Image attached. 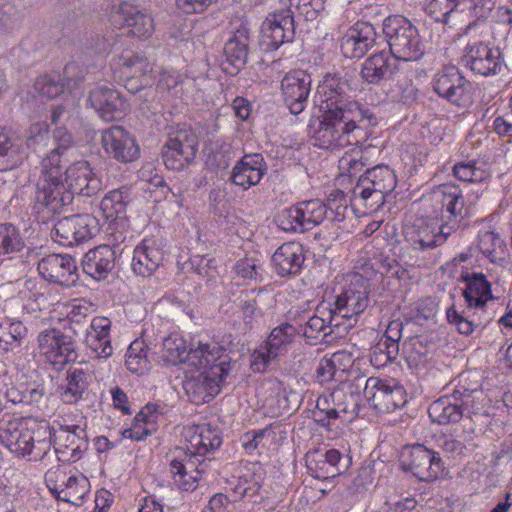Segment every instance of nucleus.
Masks as SVG:
<instances>
[{
    "label": "nucleus",
    "instance_id": "obj_24",
    "mask_svg": "<svg viewBox=\"0 0 512 512\" xmlns=\"http://www.w3.org/2000/svg\"><path fill=\"white\" fill-rule=\"evenodd\" d=\"M376 42V31L368 22H357L341 38L340 49L346 58H361Z\"/></svg>",
    "mask_w": 512,
    "mask_h": 512
},
{
    "label": "nucleus",
    "instance_id": "obj_55",
    "mask_svg": "<svg viewBox=\"0 0 512 512\" xmlns=\"http://www.w3.org/2000/svg\"><path fill=\"white\" fill-rule=\"evenodd\" d=\"M163 357L166 361L176 364L178 362H187V351L185 341L177 334H171L164 338L163 343Z\"/></svg>",
    "mask_w": 512,
    "mask_h": 512
},
{
    "label": "nucleus",
    "instance_id": "obj_42",
    "mask_svg": "<svg viewBox=\"0 0 512 512\" xmlns=\"http://www.w3.org/2000/svg\"><path fill=\"white\" fill-rule=\"evenodd\" d=\"M25 158L21 145L0 127V171L18 167Z\"/></svg>",
    "mask_w": 512,
    "mask_h": 512
},
{
    "label": "nucleus",
    "instance_id": "obj_29",
    "mask_svg": "<svg viewBox=\"0 0 512 512\" xmlns=\"http://www.w3.org/2000/svg\"><path fill=\"white\" fill-rule=\"evenodd\" d=\"M266 45L278 49L282 44L291 42L295 35L294 19L289 11L280 10L270 14L262 25Z\"/></svg>",
    "mask_w": 512,
    "mask_h": 512
},
{
    "label": "nucleus",
    "instance_id": "obj_48",
    "mask_svg": "<svg viewBox=\"0 0 512 512\" xmlns=\"http://www.w3.org/2000/svg\"><path fill=\"white\" fill-rule=\"evenodd\" d=\"M300 211L302 225L305 231L313 229L326 218L325 203L319 199H311L296 204Z\"/></svg>",
    "mask_w": 512,
    "mask_h": 512
},
{
    "label": "nucleus",
    "instance_id": "obj_23",
    "mask_svg": "<svg viewBox=\"0 0 512 512\" xmlns=\"http://www.w3.org/2000/svg\"><path fill=\"white\" fill-rule=\"evenodd\" d=\"M102 143L107 154L119 162H133L139 157L140 149L135 139L121 126L104 131Z\"/></svg>",
    "mask_w": 512,
    "mask_h": 512
},
{
    "label": "nucleus",
    "instance_id": "obj_34",
    "mask_svg": "<svg viewBox=\"0 0 512 512\" xmlns=\"http://www.w3.org/2000/svg\"><path fill=\"white\" fill-rule=\"evenodd\" d=\"M271 261L275 273L280 277L297 275L305 261L304 248L296 241L285 242L276 249Z\"/></svg>",
    "mask_w": 512,
    "mask_h": 512
},
{
    "label": "nucleus",
    "instance_id": "obj_25",
    "mask_svg": "<svg viewBox=\"0 0 512 512\" xmlns=\"http://www.w3.org/2000/svg\"><path fill=\"white\" fill-rule=\"evenodd\" d=\"M87 101L105 121L122 118L129 107L117 90L105 86H96Z\"/></svg>",
    "mask_w": 512,
    "mask_h": 512
},
{
    "label": "nucleus",
    "instance_id": "obj_37",
    "mask_svg": "<svg viewBox=\"0 0 512 512\" xmlns=\"http://www.w3.org/2000/svg\"><path fill=\"white\" fill-rule=\"evenodd\" d=\"M187 435L189 437V446L186 452L194 455L196 457L195 460L198 462H202L199 457L218 449L222 443L219 432L208 425L189 428Z\"/></svg>",
    "mask_w": 512,
    "mask_h": 512
},
{
    "label": "nucleus",
    "instance_id": "obj_47",
    "mask_svg": "<svg viewBox=\"0 0 512 512\" xmlns=\"http://www.w3.org/2000/svg\"><path fill=\"white\" fill-rule=\"evenodd\" d=\"M155 406H145L135 417L136 423L130 429L123 432V437L136 441H141L151 434L152 429L149 425L156 422L157 415L155 414Z\"/></svg>",
    "mask_w": 512,
    "mask_h": 512
},
{
    "label": "nucleus",
    "instance_id": "obj_9",
    "mask_svg": "<svg viewBox=\"0 0 512 512\" xmlns=\"http://www.w3.org/2000/svg\"><path fill=\"white\" fill-rule=\"evenodd\" d=\"M37 343L40 355L57 371L63 370L78 357L75 341L59 329L41 331L37 336Z\"/></svg>",
    "mask_w": 512,
    "mask_h": 512
},
{
    "label": "nucleus",
    "instance_id": "obj_17",
    "mask_svg": "<svg viewBox=\"0 0 512 512\" xmlns=\"http://www.w3.org/2000/svg\"><path fill=\"white\" fill-rule=\"evenodd\" d=\"M462 60L467 68L481 76L495 75L502 68L500 51L482 41L468 44Z\"/></svg>",
    "mask_w": 512,
    "mask_h": 512
},
{
    "label": "nucleus",
    "instance_id": "obj_26",
    "mask_svg": "<svg viewBox=\"0 0 512 512\" xmlns=\"http://www.w3.org/2000/svg\"><path fill=\"white\" fill-rule=\"evenodd\" d=\"M195 459L194 455L181 452L180 455L170 462V473L174 483L184 491L195 490L201 475L206 471L207 464L205 459L202 462H198Z\"/></svg>",
    "mask_w": 512,
    "mask_h": 512
},
{
    "label": "nucleus",
    "instance_id": "obj_51",
    "mask_svg": "<svg viewBox=\"0 0 512 512\" xmlns=\"http://www.w3.org/2000/svg\"><path fill=\"white\" fill-rule=\"evenodd\" d=\"M284 5H288L289 13L293 18L295 15L302 17L305 21H314L324 9V0H280Z\"/></svg>",
    "mask_w": 512,
    "mask_h": 512
},
{
    "label": "nucleus",
    "instance_id": "obj_18",
    "mask_svg": "<svg viewBox=\"0 0 512 512\" xmlns=\"http://www.w3.org/2000/svg\"><path fill=\"white\" fill-rule=\"evenodd\" d=\"M311 76L304 70H292L281 80L284 103L290 113L300 114L308 103L311 90Z\"/></svg>",
    "mask_w": 512,
    "mask_h": 512
},
{
    "label": "nucleus",
    "instance_id": "obj_31",
    "mask_svg": "<svg viewBox=\"0 0 512 512\" xmlns=\"http://www.w3.org/2000/svg\"><path fill=\"white\" fill-rule=\"evenodd\" d=\"M434 203L441 205V215L447 219L445 224L456 222V230L463 219L464 197L461 188L453 183H446L437 187L431 194Z\"/></svg>",
    "mask_w": 512,
    "mask_h": 512
},
{
    "label": "nucleus",
    "instance_id": "obj_20",
    "mask_svg": "<svg viewBox=\"0 0 512 512\" xmlns=\"http://www.w3.org/2000/svg\"><path fill=\"white\" fill-rule=\"evenodd\" d=\"M52 440L56 453L60 454L64 461H77L87 449L86 431L79 426H60L58 429L51 427Z\"/></svg>",
    "mask_w": 512,
    "mask_h": 512
},
{
    "label": "nucleus",
    "instance_id": "obj_44",
    "mask_svg": "<svg viewBox=\"0 0 512 512\" xmlns=\"http://www.w3.org/2000/svg\"><path fill=\"white\" fill-rule=\"evenodd\" d=\"M266 294L261 290H246L241 292L238 298V307L243 314L244 322L251 324L264 313V300Z\"/></svg>",
    "mask_w": 512,
    "mask_h": 512
},
{
    "label": "nucleus",
    "instance_id": "obj_6",
    "mask_svg": "<svg viewBox=\"0 0 512 512\" xmlns=\"http://www.w3.org/2000/svg\"><path fill=\"white\" fill-rule=\"evenodd\" d=\"M396 184V175L388 166L377 165L367 169L352 190L353 204L375 212L383 206L386 196L395 189Z\"/></svg>",
    "mask_w": 512,
    "mask_h": 512
},
{
    "label": "nucleus",
    "instance_id": "obj_62",
    "mask_svg": "<svg viewBox=\"0 0 512 512\" xmlns=\"http://www.w3.org/2000/svg\"><path fill=\"white\" fill-rule=\"evenodd\" d=\"M494 6V0H461V11L477 20H486Z\"/></svg>",
    "mask_w": 512,
    "mask_h": 512
},
{
    "label": "nucleus",
    "instance_id": "obj_52",
    "mask_svg": "<svg viewBox=\"0 0 512 512\" xmlns=\"http://www.w3.org/2000/svg\"><path fill=\"white\" fill-rule=\"evenodd\" d=\"M341 360H346L347 365H352L353 359L351 353L347 351H337L329 359H323L316 370V376L321 383L334 379L337 369L341 368Z\"/></svg>",
    "mask_w": 512,
    "mask_h": 512
},
{
    "label": "nucleus",
    "instance_id": "obj_45",
    "mask_svg": "<svg viewBox=\"0 0 512 512\" xmlns=\"http://www.w3.org/2000/svg\"><path fill=\"white\" fill-rule=\"evenodd\" d=\"M478 248L491 262L503 259L505 243L494 230H481L478 234Z\"/></svg>",
    "mask_w": 512,
    "mask_h": 512
},
{
    "label": "nucleus",
    "instance_id": "obj_13",
    "mask_svg": "<svg viewBox=\"0 0 512 512\" xmlns=\"http://www.w3.org/2000/svg\"><path fill=\"white\" fill-rule=\"evenodd\" d=\"M197 149L198 140L193 132L177 131L162 148L163 162L168 169L181 170L195 158Z\"/></svg>",
    "mask_w": 512,
    "mask_h": 512
},
{
    "label": "nucleus",
    "instance_id": "obj_3",
    "mask_svg": "<svg viewBox=\"0 0 512 512\" xmlns=\"http://www.w3.org/2000/svg\"><path fill=\"white\" fill-rule=\"evenodd\" d=\"M0 443L17 457L38 461L52 445V431L48 421L32 417L9 418L0 423Z\"/></svg>",
    "mask_w": 512,
    "mask_h": 512
},
{
    "label": "nucleus",
    "instance_id": "obj_14",
    "mask_svg": "<svg viewBox=\"0 0 512 512\" xmlns=\"http://www.w3.org/2000/svg\"><path fill=\"white\" fill-rule=\"evenodd\" d=\"M402 465L421 481L435 480L445 469L439 453L422 444L409 448L408 457L403 460Z\"/></svg>",
    "mask_w": 512,
    "mask_h": 512
},
{
    "label": "nucleus",
    "instance_id": "obj_39",
    "mask_svg": "<svg viewBox=\"0 0 512 512\" xmlns=\"http://www.w3.org/2000/svg\"><path fill=\"white\" fill-rule=\"evenodd\" d=\"M456 396L452 394L440 397L430 404L428 414L432 422L440 425L457 423L465 416V412L460 410Z\"/></svg>",
    "mask_w": 512,
    "mask_h": 512
},
{
    "label": "nucleus",
    "instance_id": "obj_41",
    "mask_svg": "<svg viewBox=\"0 0 512 512\" xmlns=\"http://www.w3.org/2000/svg\"><path fill=\"white\" fill-rule=\"evenodd\" d=\"M129 201V190L127 188L108 192L100 204L103 216L110 222L121 223L125 221Z\"/></svg>",
    "mask_w": 512,
    "mask_h": 512
},
{
    "label": "nucleus",
    "instance_id": "obj_61",
    "mask_svg": "<svg viewBox=\"0 0 512 512\" xmlns=\"http://www.w3.org/2000/svg\"><path fill=\"white\" fill-rule=\"evenodd\" d=\"M458 7L461 8V0H431L426 10L435 21L448 23L450 14Z\"/></svg>",
    "mask_w": 512,
    "mask_h": 512
},
{
    "label": "nucleus",
    "instance_id": "obj_50",
    "mask_svg": "<svg viewBox=\"0 0 512 512\" xmlns=\"http://www.w3.org/2000/svg\"><path fill=\"white\" fill-rule=\"evenodd\" d=\"M125 365L130 372L138 375L150 370V360L142 340H135L130 344L125 355Z\"/></svg>",
    "mask_w": 512,
    "mask_h": 512
},
{
    "label": "nucleus",
    "instance_id": "obj_11",
    "mask_svg": "<svg viewBox=\"0 0 512 512\" xmlns=\"http://www.w3.org/2000/svg\"><path fill=\"white\" fill-rule=\"evenodd\" d=\"M363 394L375 409L382 412H392L407 402L405 389L394 379L369 377L365 380Z\"/></svg>",
    "mask_w": 512,
    "mask_h": 512
},
{
    "label": "nucleus",
    "instance_id": "obj_30",
    "mask_svg": "<svg viewBox=\"0 0 512 512\" xmlns=\"http://www.w3.org/2000/svg\"><path fill=\"white\" fill-rule=\"evenodd\" d=\"M164 253L154 238H144L134 249L131 261L132 271L141 277H150L160 267Z\"/></svg>",
    "mask_w": 512,
    "mask_h": 512
},
{
    "label": "nucleus",
    "instance_id": "obj_36",
    "mask_svg": "<svg viewBox=\"0 0 512 512\" xmlns=\"http://www.w3.org/2000/svg\"><path fill=\"white\" fill-rule=\"evenodd\" d=\"M361 378L340 383L332 391V404L337 411V418L355 417L360 409Z\"/></svg>",
    "mask_w": 512,
    "mask_h": 512
},
{
    "label": "nucleus",
    "instance_id": "obj_1",
    "mask_svg": "<svg viewBox=\"0 0 512 512\" xmlns=\"http://www.w3.org/2000/svg\"><path fill=\"white\" fill-rule=\"evenodd\" d=\"M347 83L337 75L327 74L317 87L316 95L324 111L314 134V145L319 148L339 151L362 145L369 135V127L375 124L368 109L345 99Z\"/></svg>",
    "mask_w": 512,
    "mask_h": 512
},
{
    "label": "nucleus",
    "instance_id": "obj_63",
    "mask_svg": "<svg viewBox=\"0 0 512 512\" xmlns=\"http://www.w3.org/2000/svg\"><path fill=\"white\" fill-rule=\"evenodd\" d=\"M452 393L456 396L455 398H457L459 408L462 412H465V416L470 417L472 414L476 413L478 407L475 404V400L477 399V395L480 394L477 389L457 386Z\"/></svg>",
    "mask_w": 512,
    "mask_h": 512
},
{
    "label": "nucleus",
    "instance_id": "obj_22",
    "mask_svg": "<svg viewBox=\"0 0 512 512\" xmlns=\"http://www.w3.org/2000/svg\"><path fill=\"white\" fill-rule=\"evenodd\" d=\"M334 320L335 316L331 308L318 307L313 316H310L304 324H300L303 337L309 344L315 345L327 341V337L333 333L337 335L345 333L341 330V323Z\"/></svg>",
    "mask_w": 512,
    "mask_h": 512
},
{
    "label": "nucleus",
    "instance_id": "obj_10",
    "mask_svg": "<svg viewBox=\"0 0 512 512\" xmlns=\"http://www.w3.org/2000/svg\"><path fill=\"white\" fill-rule=\"evenodd\" d=\"M99 232L98 219L91 214H75L59 219L51 231L54 242L72 247L92 239Z\"/></svg>",
    "mask_w": 512,
    "mask_h": 512
},
{
    "label": "nucleus",
    "instance_id": "obj_21",
    "mask_svg": "<svg viewBox=\"0 0 512 512\" xmlns=\"http://www.w3.org/2000/svg\"><path fill=\"white\" fill-rule=\"evenodd\" d=\"M63 178L72 195L92 197L102 190L101 179L87 161H77L66 168Z\"/></svg>",
    "mask_w": 512,
    "mask_h": 512
},
{
    "label": "nucleus",
    "instance_id": "obj_28",
    "mask_svg": "<svg viewBox=\"0 0 512 512\" xmlns=\"http://www.w3.org/2000/svg\"><path fill=\"white\" fill-rule=\"evenodd\" d=\"M117 65L121 68V78L130 91L136 92L150 83L148 73L152 68L142 54L126 51L119 57Z\"/></svg>",
    "mask_w": 512,
    "mask_h": 512
},
{
    "label": "nucleus",
    "instance_id": "obj_43",
    "mask_svg": "<svg viewBox=\"0 0 512 512\" xmlns=\"http://www.w3.org/2000/svg\"><path fill=\"white\" fill-rule=\"evenodd\" d=\"M27 328L18 320L7 319L0 322V350L13 351L22 345Z\"/></svg>",
    "mask_w": 512,
    "mask_h": 512
},
{
    "label": "nucleus",
    "instance_id": "obj_58",
    "mask_svg": "<svg viewBox=\"0 0 512 512\" xmlns=\"http://www.w3.org/2000/svg\"><path fill=\"white\" fill-rule=\"evenodd\" d=\"M20 27L21 17L15 6L0 1V34H12Z\"/></svg>",
    "mask_w": 512,
    "mask_h": 512
},
{
    "label": "nucleus",
    "instance_id": "obj_64",
    "mask_svg": "<svg viewBox=\"0 0 512 512\" xmlns=\"http://www.w3.org/2000/svg\"><path fill=\"white\" fill-rule=\"evenodd\" d=\"M438 302L432 297H425L413 304L410 318L420 323L421 320L433 319L437 314Z\"/></svg>",
    "mask_w": 512,
    "mask_h": 512
},
{
    "label": "nucleus",
    "instance_id": "obj_5",
    "mask_svg": "<svg viewBox=\"0 0 512 512\" xmlns=\"http://www.w3.org/2000/svg\"><path fill=\"white\" fill-rule=\"evenodd\" d=\"M73 195L63 178L59 156L53 153L41 162V175L36 184L35 209L60 213L73 202Z\"/></svg>",
    "mask_w": 512,
    "mask_h": 512
},
{
    "label": "nucleus",
    "instance_id": "obj_27",
    "mask_svg": "<svg viewBox=\"0 0 512 512\" xmlns=\"http://www.w3.org/2000/svg\"><path fill=\"white\" fill-rule=\"evenodd\" d=\"M117 259V247L110 245H99L88 250L81 261L85 274L97 281L108 278L115 268Z\"/></svg>",
    "mask_w": 512,
    "mask_h": 512
},
{
    "label": "nucleus",
    "instance_id": "obj_7",
    "mask_svg": "<svg viewBox=\"0 0 512 512\" xmlns=\"http://www.w3.org/2000/svg\"><path fill=\"white\" fill-rule=\"evenodd\" d=\"M383 33L390 55L398 60L417 61L425 53V45L417 28L402 16H390L384 20Z\"/></svg>",
    "mask_w": 512,
    "mask_h": 512
},
{
    "label": "nucleus",
    "instance_id": "obj_40",
    "mask_svg": "<svg viewBox=\"0 0 512 512\" xmlns=\"http://www.w3.org/2000/svg\"><path fill=\"white\" fill-rule=\"evenodd\" d=\"M249 47V32L246 27L238 28L227 40L224 55L236 70H240L247 62Z\"/></svg>",
    "mask_w": 512,
    "mask_h": 512
},
{
    "label": "nucleus",
    "instance_id": "obj_35",
    "mask_svg": "<svg viewBox=\"0 0 512 512\" xmlns=\"http://www.w3.org/2000/svg\"><path fill=\"white\" fill-rule=\"evenodd\" d=\"M398 73V63L389 53L381 51L369 56L362 64L361 78L369 84L388 81Z\"/></svg>",
    "mask_w": 512,
    "mask_h": 512
},
{
    "label": "nucleus",
    "instance_id": "obj_38",
    "mask_svg": "<svg viewBox=\"0 0 512 512\" xmlns=\"http://www.w3.org/2000/svg\"><path fill=\"white\" fill-rule=\"evenodd\" d=\"M89 374L82 368H69L65 384L60 387V398L66 404H76L89 386Z\"/></svg>",
    "mask_w": 512,
    "mask_h": 512
},
{
    "label": "nucleus",
    "instance_id": "obj_46",
    "mask_svg": "<svg viewBox=\"0 0 512 512\" xmlns=\"http://www.w3.org/2000/svg\"><path fill=\"white\" fill-rule=\"evenodd\" d=\"M234 492L240 496L243 502L252 505L261 504L265 498L261 478L256 475L240 477Z\"/></svg>",
    "mask_w": 512,
    "mask_h": 512
},
{
    "label": "nucleus",
    "instance_id": "obj_19",
    "mask_svg": "<svg viewBox=\"0 0 512 512\" xmlns=\"http://www.w3.org/2000/svg\"><path fill=\"white\" fill-rule=\"evenodd\" d=\"M456 226V222L439 226L421 220L405 230V237L414 249H433L442 245L456 231Z\"/></svg>",
    "mask_w": 512,
    "mask_h": 512
},
{
    "label": "nucleus",
    "instance_id": "obj_8",
    "mask_svg": "<svg viewBox=\"0 0 512 512\" xmlns=\"http://www.w3.org/2000/svg\"><path fill=\"white\" fill-rule=\"evenodd\" d=\"M369 286L367 280L354 275L350 284L337 296L334 308L335 320L341 323L345 333L354 327L361 315L370 307Z\"/></svg>",
    "mask_w": 512,
    "mask_h": 512
},
{
    "label": "nucleus",
    "instance_id": "obj_33",
    "mask_svg": "<svg viewBox=\"0 0 512 512\" xmlns=\"http://www.w3.org/2000/svg\"><path fill=\"white\" fill-rule=\"evenodd\" d=\"M110 330V319L97 316L91 320L84 339V344L91 356L106 359L112 355Z\"/></svg>",
    "mask_w": 512,
    "mask_h": 512
},
{
    "label": "nucleus",
    "instance_id": "obj_60",
    "mask_svg": "<svg viewBox=\"0 0 512 512\" xmlns=\"http://www.w3.org/2000/svg\"><path fill=\"white\" fill-rule=\"evenodd\" d=\"M399 353V344H386L380 341L372 348L370 362L376 368L385 367L396 359Z\"/></svg>",
    "mask_w": 512,
    "mask_h": 512
},
{
    "label": "nucleus",
    "instance_id": "obj_2",
    "mask_svg": "<svg viewBox=\"0 0 512 512\" xmlns=\"http://www.w3.org/2000/svg\"><path fill=\"white\" fill-rule=\"evenodd\" d=\"M224 352L223 347L217 343L199 344L198 347L190 349L187 355L188 364L203 369L198 375L184 382V389L192 402H209L220 392L221 384L236 365Z\"/></svg>",
    "mask_w": 512,
    "mask_h": 512
},
{
    "label": "nucleus",
    "instance_id": "obj_4",
    "mask_svg": "<svg viewBox=\"0 0 512 512\" xmlns=\"http://www.w3.org/2000/svg\"><path fill=\"white\" fill-rule=\"evenodd\" d=\"M461 281L466 284L463 297L467 304L465 310L459 313L454 306L446 311L447 321L455 325L458 332L469 335L477 328H484L485 321L482 315L485 313L486 303L493 299L491 283L480 272H463Z\"/></svg>",
    "mask_w": 512,
    "mask_h": 512
},
{
    "label": "nucleus",
    "instance_id": "obj_32",
    "mask_svg": "<svg viewBox=\"0 0 512 512\" xmlns=\"http://www.w3.org/2000/svg\"><path fill=\"white\" fill-rule=\"evenodd\" d=\"M267 172V164L260 153L245 154L236 162L230 180L244 190L257 185Z\"/></svg>",
    "mask_w": 512,
    "mask_h": 512
},
{
    "label": "nucleus",
    "instance_id": "obj_59",
    "mask_svg": "<svg viewBox=\"0 0 512 512\" xmlns=\"http://www.w3.org/2000/svg\"><path fill=\"white\" fill-rule=\"evenodd\" d=\"M276 223L280 229L286 232H305L304 226L302 225L300 211L297 205L285 208L281 210L276 218Z\"/></svg>",
    "mask_w": 512,
    "mask_h": 512
},
{
    "label": "nucleus",
    "instance_id": "obj_57",
    "mask_svg": "<svg viewBox=\"0 0 512 512\" xmlns=\"http://www.w3.org/2000/svg\"><path fill=\"white\" fill-rule=\"evenodd\" d=\"M279 356V353L264 342L251 355V368L256 373H264L272 364L276 363Z\"/></svg>",
    "mask_w": 512,
    "mask_h": 512
},
{
    "label": "nucleus",
    "instance_id": "obj_16",
    "mask_svg": "<svg viewBox=\"0 0 512 512\" xmlns=\"http://www.w3.org/2000/svg\"><path fill=\"white\" fill-rule=\"evenodd\" d=\"M37 268L44 279L61 286H73L79 279L77 262L68 254L47 255L38 262Z\"/></svg>",
    "mask_w": 512,
    "mask_h": 512
},
{
    "label": "nucleus",
    "instance_id": "obj_12",
    "mask_svg": "<svg viewBox=\"0 0 512 512\" xmlns=\"http://www.w3.org/2000/svg\"><path fill=\"white\" fill-rule=\"evenodd\" d=\"M433 90L448 102L466 106L471 102V83L454 65L443 66L432 79Z\"/></svg>",
    "mask_w": 512,
    "mask_h": 512
},
{
    "label": "nucleus",
    "instance_id": "obj_56",
    "mask_svg": "<svg viewBox=\"0 0 512 512\" xmlns=\"http://www.w3.org/2000/svg\"><path fill=\"white\" fill-rule=\"evenodd\" d=\"M453 174L464 182H482L489 177V173L475 160L458 162L453 167Z\"/></svg>",
    "mask_w": 512,
    "mask_h": 512
},
{
    "label": "nucleus",
    "instance_id": "obj_53",
    "mask_svg": "<svg viewBox=\"0 0 512 512\" xmlns=\"http://www.w3.org/2000/svg\"><path fill=\"white\" fill-rule=\"evenodd\" d=\"M297 333L299 331L294 325L285 322L275 327L265 342L272 350L281 355L285 351L286 345L293 341Z\"/></svg>",
    "mask_w": 512,
    "mask_h": 512
},
{
    "label": "nucleus",
    "instance_id": "obj_49",
    "mask_svg": "<svg viewBox=\"0 0 512 512\" xmlns=\"http://www.w3.org/2000/svg\"><path fill=\"white\" fill-rule=\"evenodd\" d=\"M305 460L308 470L316 479L327 480L334 478L343 471V467L328 465L325 458H323V451L321 450L308 451L306 453Z\"/></svg>",
    "mask_w": 512,
    "mask_h": 512
},
{
    "label": "nucleus",
    "instance_id": "obj_15",
    "mask_svg": "<svg viewBox=\"0 0 512 512\" xmlns=\"http://www.w3.org/2000/svg\"><path fill=\"white\" fill-rule=\"evenodd\" d=\"M109 17L115 26L128 27L129 33L138 38H147L154 31L152 17L128 2L113 4Z\"/></svg>",
    "mask_w": 512,
    "mask_h": 512
},
{
    "label": "nucleus",
    "instance_id": "obj_54",
    "mask_svg": "<svg viewBox=\"0 0 512 512\" xmlns=\"http://www.w3.org/2000/svg\"><path fill=\"white\" fill-rule=\"evenodd\" d=\"M25 246L19 230L12 224L0 225V255L20 252Z\"/></svg>",
    "mask_w": 512,
    "mask_h": 512
}]
</instances>
